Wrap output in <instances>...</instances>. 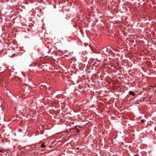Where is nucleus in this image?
I'll list each match as a JSON object with an SVG mask.
<instances>
[{
	"label": "nucleus",
	"mask_w": 156,
	"mask_h": 156,
	"mask_svg": "<svg viewBox=\"0 0 156 156\" xmlns=\"http://www.w3.org/2000/svg\"><path fill=\"white\" fill-rule=\"evenodd\" d=\"M95 63H96V62H95L94 63V64H95Z\"/></svg>",
	"instance_id": "nucleus-4"
},
{
	"label": "nucleus",
	"mask_w": 156,
	"mask_h": 156,
	"mask_svg": "<svg viewBox=\"0 0 156 156\" xmlns=\"http://www.w3.org/2000/svg\"><path fill=\"white\" fill-rule=\"evenodd\" d=\"M129 94L133 96H135L136 95L135 93L132 91H130L129 92Z\"/></svg>",
	"instance_id": "nucleus-1"
},
{
	"label": "nucleus",
	"mask_w": 156,
	"mask_h": 156,
	"mask_svg": "<svg viewBox=\"0 0 156 156\" xmlns=\"http://www.w3.org/2000/svg\"><path fill=\"white\" fill-rule=\"evenodd\" d=\"M141 121V122H143L144 121V120H142Z\"/></svg>",
	"instance_id": "nucleus-3"
},
{
	"label": "nucleus",
	"mask_w": 156,
	"mask_h": 156,
	"mask_svg": "<svg viewBox=\"0 0 156 156\" xmlns=\"http://www.w3.org/2000/svg\"><path fill=\"white\" fill-rule=\"evenodd\" d=\"M45 143V142H44V143L41 144V147L43 148L45 147L46 146Z\"/></svg>",
	"instance_id": "nucleus-2"
}]
</instances>
